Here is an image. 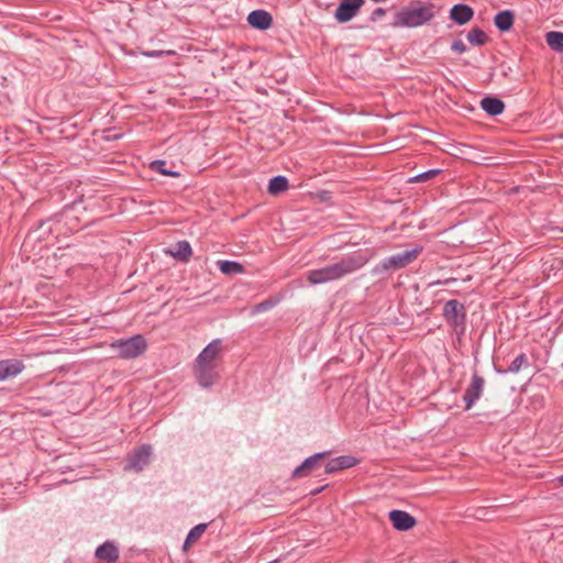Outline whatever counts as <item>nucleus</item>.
I'll return each instance as SVG.
<instances>
[{"instance_id": "3", "label": "nucleus", "mask_w": 563, "mask_h": 563, "mask_svg": "<svg viewBox=\"0 0 563 563\" xmlns=\"http://www.w3.org/2000/svg\"><path fill=\"white\" fill-rule=\"evenodd\" d=\"M422 250L421 245H416L411 250L385 257L372 268L371 274L375 277H386L396 271L402 269L415 262Z\"/></svg>"}, {"instance_id": "13", "label": "nucleus", "mask_w": 563, "mask_h": 563, "mask_svg": "<svg viewBox=\"0 0 563 563\" xmlns=\"http://www.w3.org/2000/svg\"><path fill=\"white\" fill-rule=\"evenodd\" d=\"M95 558L106 563H115L119 560V548L113 541H106L95 551Z\"/></svg>"}, {"instance_id": "14", "label": "nucleus", "mask_w": 563, "mask_h": 563, "mask_svg": "<svg viewBox=\"0 0 563 563\" xmlns=\"http://www.w3.org/2000/svg\"><path fill=\"white\" fill-rule=\"evenodd\" d=\"M247 22L260 31L268 30L273 24L272 15L264 10H254L247 15Z\"/></svg>"}, {"instance_id": "18", "label": "nucleus", "mask_w": 563, "mask_h": 563, "mask_svg": "<svg viewBox=\"0 0 563 563\" xmlns=\"http://www.w3.org/2000/svg\"><path fill=\"white\" fill-rule=\"evenodd\" d=\"M514 21L515 14L510 10L500 11L494 18L495 26L501 32L509 31L514 25Z\"/></svg>"}, {"instance_id": "24", "label": "nucleus", "mask_w": 563, "mask_h": 563, "mask_svg": "<svg viewBox=\"0 0 563 563\" xmlns=\"http://www.w3.org/2000/svg\"><path fill=\"white\" fill-rule=\"evenodd\" d=\"M220 271L225 275H238L244 272L243 265L233 261H219Z\"/></svg>"}, {"instance_id": "29", "label": "nucleus", "mask_w": 563, "mask_h": 563, "mask_svg": "<svg viewBox=\"0 0 563 563\" xmlns=\"http://www.w3.org/2000/svg\"><path fill=\"white\" fill-rule=\"evenodd\" d=\"M440 173H441L440 169H430V170H427L424 173H421V174L415 176L413 178L410 179V181H426L428 179L435 177Z\"/></svg>"}, {"instance_id": "16", "label": "nucleus", "mask_w": 563, "mask_h": 563, "mask_svg": "<svg viewBox=\"0 0 563 563\" xmlns=\"http://www.w3.org/2000/svg\"><path fill=\"white\" fill-rule=\"evenodd\" d=\"M357 460L351 455H342L329 461L324 467L325 474H332L341 470L350 468L356 465Z\"/></svg>"}, {"instance_id": "32", "label": "nucleus", "mask_w": 563, "mask_h": 563, "mask_svg": "<svg viewBox=\"0 0 563 563\" xmlns=\"http://www.w3.org/2000/svg\"><path fill=\"white\" fill-rule=\"evenodd\" d=\"M52 221L59 222V214H55V216H53V217H51V218H48L46 220H42L40 222V225L37 227V229L34 232L41 231L44 228L45 224H47V223H49Z\"/></svg>"}, {"instance_id": "6", "label": "nucleus", "mask_w": 563, "mask_h": 563, "mask_svg": "<svg viewBox=\"0 0 563 563\" xmlns=\"http://www.w3.org/2000/svg\"><path fill=\"white\" fill-rule=\"evenodd\" d=\"M194 372L198 384L202 388L211 387L219 377L218 365L198 363L196 361Z\"/></svg>"}, {"instance_id": "11", "label": "nucleus", "mask_w": 563, "mask_h": 563, "mask_svg": "<svg viewBox=\"0 0 563 563\" xmlns=\"http://www.w3.org/2000/svg\"><path fill=\"white\" fill-rule=\"evenodd\" d=\"M25 368L24 363L18 358H7L0 361V382L13 378Z\"/></svg>"}, {"instance_id": "4", "label": "nucleus", "mask_w": 563, "mask_h": 563, "mask_svg": "<svg viewBox=\"0 0 563 563\" xmlns=\"http://www.w3.org/2000/svg\"><path fill=\"white\" fill-rule=\"evenodd\" d=\"M443 317L455 332L464 333L466 328V309L463 303L456 299L446 301L443 307Z\"/></svg>"}, {"instance_id": "26", "label": "nucleus", "mask_w": 563, "mask_h": 563, "mask_svg": "<svg viewBox=\"0 0 563 563\" xmlns=\"http://www.w3.org/2000/svg\"><path fill=\"white\" fill-rule=\"evenodd\" d=\"M124 471L134 470L141 471V446H135L132 454L129 456L126 464L123 467Z\"/></svg>"}, {"instance_id": "33", "label": "nucleus", "mask_w": 563, "mask_h": 563, "mask_svg": "<svg viewBox=\"0 0 563 563\" xmlns=\"http://www.w3.org/2000/svg\"><path fill=\"white\" fill-rule=\"evenodd\" d=\"M386 14V10L383 8H377L372 12L371 20L377 21Z\"/></svg>"}, {"instance_id": "37", "label": "nucleus", "mask_w": 563, "mask_h": 563, "mask_svg": "<svg viewBox=\"0 0 563 563\" xmlns=\"http://www.w3.org/2000/svg\"><path fill=\"white\" fill-rule=\"evenodd\" d=\"M323 488H324V486H323V487H321V488L316 489V490L313 492V494H318V493H320L321 490H323Z\"/></svg>"}, {"instance_id": "28", "label": "nucleus", "mask_w": 563, "mask_h": 563, "mask_svg": "<svg viewBox=\"0 0 563 563\" xmlns=\"http://www.w3.org/2000/svg\"><path fill=\"white\" fill-rule=\"evenodd\" d=\"M277 303H278V299H276V298H268V299H266V300L255 305L252 308L251 314L255 316V314L268 311V310L273 309Z\"/></svg>"}, {"instance_id": "19", "label": "nucleus", "mask_w": 563, "mask_h": 563, "mask_svg": "<svg viewBox=\"0 0 563 563\" xmlns=\"http://www.w3.org/2000/svg\"><path fill=\"white\" fill-rule=\"evenodd\" d=\"M528 366H529L528 357L525 353H521L510 363V365L506 369H499L497 367H495V369L499 374H508V373L517 374L522 368L528 367Z\"/></svg>"}, {"instance_id": "12", "label": "nucleus", "mask_w": 563, "mask_h": 563, "mask_svg": "<svg viewBox=\"0 0 563 563\" xmlns=\"http://www.w3.org/2000/svg\"><path fill=\"white\" fill-rule=\"evenodd\" d=\"M327 455L328 452H319L307 457L299 466L294 470L292 477L300 478L307 476L318 466L321 461L325 459Z\"/></svg>"}, {"instance_id": "25", "label": "nucleus", "mask_w": 563, "mask_h": 563, "mask_svg": "<svg viewBox=\"0 0 563 563\" xmlns=\"http://www.w3.org/2000/svg\"><path fill=\"white\" fill-rule=\"evenodd\" d=\"M467 41L474 46H483L487 43L488 37L483 30L474 27L467 33Z\"/></svg>"}, {"instance_id": "30", "label": "nucleus", "mask_w": 563, "mask_h": 563, "mask_svg": "<svg viewBox=\"0 0 563 563\" xmlns=\"http://www.w3.org/2000/svg\"><path fill=\"white\" fill-rule=\"evenodd\" d=\"M169 55H176V52L172 49L143 51V56L146 57H163Z\"/></svg>"}, {"instance_id": "36", "label": "nucleus", "mask_w": 563, "mask_h": 563, "mask_svg": "<svg viewBox=\"0 0 563 563\" xmlns=\"http://www.w3.org/2000/svg\"><path fill=\"white\" fill-rule=\"evenodd\" d=\"M559 483L563 486V475L558 478Z\"/></svg>"}, {"instance_id": "2", "label": "nucleus", "mask_w": 563, "mask_h": 563, "mask_svg": "<svg viewBox=\"0 0 563 563\" xmlns=\"http://www.w3.org/2000/svg\"><path fill=\"white\" fill-rule=\"evenodd\" d=\"M433 8L432 3L405 7L395 14L393 26L418 27L424 25L434 18Z\"/></svg>"}, {"instance_id": "27", "label": "nucleus", "mask_w": 563, "mask_h": 563, "mask_svg": "<svg viewBox=\"0 0 563 563\" xmlns=\"http://www.w3.org/2000/svg\"><path fill=\"white\" fill-rule=\"evenodd\" d=\"M166 161L163 159H156L150 163V168L153 172H157L164 176H172V177H178L180 174L176 170L167 169L166 168Z\"/></svg>"}, {"instance_id": "15", "label": "nucleus", "mask_w": 563, "mask_h": 563, "mask_svg": "<svg viewBox=\"0 0 563 563\" xmlns=\"http://www.w3.org/2000/svg\"><path fill=\"white\" fill-rule=\"evenodd\" d=\"M450 19L459 25H464L474 16V10L464 3L455 4L451 8Z\"/></svg>"}, {"instance_id": "38", "label": "nucleus", "mask_w": 563, "mask_h": 563, "mask_svg": "<svg viewBox=\"0 0 563 563\" xmlns=\"http://www.w3.org/2000/svg\"><path fill=\"white\" fill-rule=\"evenodd\" d=\"M278 562H279V560H274V561H271L268 563H278Z\"/></svg>"}, {"instance_id": "8", "label": "nucleus", "mask_w": 563, "mask_h": 563, "mask_svg": "<svg viewBox=\"0 0 563 563\" xmlns=\"http://www.w3.org/2000/svg\"><path fill=\"white\" fill-rule=\"evenodd\" d=\"M364 2L365 0H342L336 8L335 19L340 23L349 22L356 15Z\"/></svg>"}, {"instance_id": "20", "label": "nucleus", "mask_w": 563, "mask_h": 563, "mask_svg": "<svg viewBox=\"0 0 563 563\" xmlns=\"http://www.w3.org/2000/svg\"><path fill=\"white\" fill-rule=\"evenodd\" d=\"M208 523H199L195 526L187 534L183 549L187 551L195 542H197L206 532Z\"/></svg>"}, {"instance_id": "7", "label": "nucleus", "mask_w": 563, "mask_h": 563, "mask_svg": "<svg viewBox=\"0 0 563 563\" xmlns=\"http://www.w3.org/2000/svg\"><path fill=\"white\" fill-rule=\"evenodd\" d=\"M485 387V379L477 373L472 376L471 384L465 389L463 400L465 402V410H470L474 404L482 397Z\"/></svg>"}, {"instance_id": "10", "label": "nucleus", "mask_w": 563, "mask_h": 563, "mask_svg": "<svg viewBox=\"0 0 563 563\" xmlns=\"http://www.w3.org/2000/svg\"><path fill=\"white\" fill-rule=\"evenodd\" d=\"M222 351V341L220 339H216L211 341L197 356L196 361L198 363H208L212 365H218V357Z\"/></svg>"}, {"instance_id": "31", "label": "nucleus", "mask_w": 563, "mask_h": 563, "mask_svg": "<svg viewBox=\"0 0 563 563\" xmlns=\"http://www.w3.org/2000/svg\"><path fill=\"white\" fill-rule=\"evenodd\" d=\"M451 49L459 54H463L466 52L467 47L462 40H455L452 42Z\"/></svg>"}, {"instance_id": "5", "label": "nucleus", "mask_w": 563, "mask_h": 563, "mask_svg": "<svg viewBox=\"0 0 563 563\" xmlns=\"http://www.w3.org/2000/svg\"><path fill=\"white\" fill-rule=\"evenodd\" d=\"M111 347L115 350L118 355L122 358H134L141 354V334L117 340L111 343Z\"/></svg>"}, {"instance_id": "21", "label": "nucleus", "mask_w": 563, "mask_h": 563, "mask_svg": "<svg viewBox=\"0 0 563 563\" xmlns=\"http://www.w3.org/2000/svg\"><path fill=\"white\" fill-rule=\"evenodd\" d=\"M549 47L558 53H563V32L551 31L545 34Z\"/></svg>"}, {"instance_id": "39", "label": "nucleus", "mask_w": 563, "mask_h": 563, "mask_svg": "<svg viewBox=\"0 0 563 563\" xmlns=\"http://www.w3.org/2000/svg\"><path fill=\"white\" fill-rule=\"evenodd\" d=\"M42 236H43V234H42V233H40V234L36 236V239H41Z\"/></svg>"}, {"instance_id": "17", "label": "nucleus", "mask_w": 563, "mask_h": 563, "mask_svg": "<svg viewBox=\"0 0 563 563\" xmlns=\"http://www.w3.org/2000/svg\"><path fill=\"white\" fill-rule=\"evenodd\" d=\"M482 109L489 115L496 117L504 112L505 103L496 97H485L481 101Z\"/></svg>"}, {"instance_id": "23", "label": "nucleus", "mask_w": 563, "mask_h": 563, "mask_svg": "<svg viewBox=\"0 0 563 563\" xmlns=\"http://www.w3.org/2000/svg\"><path fill=\"white\" fill-rule=\"evenodd\" d=\"M288 188V179L284 176H275L269 180L268 192L278 195Z\"/></svg>"}, {"instance_id": "22", "label": "nucleus", "mask_w": 563, "mask_h": 563, "mask_svg": "<svg viewBox=\"0 0 563 563\" xmlns=\"http://www.w3.org/2000/svg\"><path fill=\"white\" fill-rule=\"evenodd\" d=\"M170 253L177 260L187 261L191 255V246L187 241H179Z\"/></svg>"}, {"instance_id": "9", "label": "nucleus", "mask_w": 563, "mask_h": 563, "mask_svg": "<svg viewBox=\"0 0 563 563\" xmlns=\"http://www.w3.org/2000/svg\"><path fill=\"white\" fill-rule=\"evenodd\" d=\"M393 527L398 531H408L416 525V519L404 510L394 509L388 514Z\"/></svg>"}, {"instance_id": "34", "label": "nucleus", "mask_w": 563, "mask_h": 563, "mask_svg": "<svg viewBox=\"0 0 563 563\" xmlns=\"http://www.w3.org/2000/svg\"><path fill=\"white\" fill-rule=\"evenodd\" d=\"M152 455V446L147 444H143V465L147 462L150 456Z\"/></svg>"}, {"instance_id": "35", "label": "nucleus", "mask_w": 563, "mask_h": 563, "mask_svg": "<svg viewBox=\"0 0 563 563\" xmlns=\"http://www.w3.org/2000/svg\"><path fill=\"white\" fill-rule=\"evenodd\" d=\"M51 232H52V227H48V228H47V230H45V231L43 232V234L51 233Z\"/></svg>"}, {"instance_id": "1", "label": "nucleus", "mask_w": 563, "mask_h": 563, "mask_svg": "<svg viewBox=\"0 0 563 563\" xmlns=\"http://www.w3.org/2000/svg\"><path fill=\"white\" fill-rule=\"evenodd\" d=\"M372 256L373 253L364 252L347 254L338 262L309 271L306 276L307 282L311 285H320L342 279L364 267Z\"/></svg>"}]
</instances>
